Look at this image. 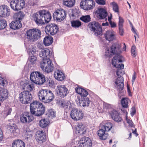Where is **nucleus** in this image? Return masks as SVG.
<instances>
[{"instance_id":"obj_5","label":"nucleus","mask_w":147,"mask_h":147,"mask_svg":"<svg viewBox=\"0 0 147 147\" xmlns=\"http://www.w3.org/2000/svg\"><path fill=\"white\" fill-rule=\"evenodd\" d=\"M19 98L20 101L22 103L27 104L31 102L33 97L30 92L24 91L19 94Z\"/></svg>"},{"instance_id":"obj_16","label":"nucleus","mask_w":147,"mask_h":147,"mask_svg":"<svg viewBox=\"0 0 147 147\" xmlns=\"http://www.w3.org/2000/svg\"><path fill=\"white\" fill-rule=\"evenodd\" d=\"M10 11L9 8L6 5H2L0 6V17H3L9 16Z\"/></svg>"},{"instance_id":"obj_11","label":"nucleus","mask_w":147,"mask_h":147,"mask_svg":"<svg viewBox=\"0 0 147 147\" xmlns=\"http://www.w3.org/2000/svg\"><path fill=\"white\" fill-rule=\"evenodd\" d=\"M56 95L61 98H64L69 93L67 88L65 85H59L55 89Z\"/></svg>"},{"instance_id":"obj_12","label":"nucleus","mask_w":147,"mask_h":147,"mask_svg":"<svg viewBox=\"0 0 147 147\" xmlns=\"http://www.w3.org/2000/svg\"><path fill=\"white\" fill-rule=\"evenodd\" d=\"M84 115V113L82 111L77 109H73L71 112L70 115L71 118L76 121L82 119Z\"/></svg>"},{"instance_id":"obj_49","label":"nucleus","mask_w":147,"mask_h":147,"mask_svg":"<svg viewBox=\"0 0 147 147\" xmlns=\"http://www.w3.org/2000/svg\"><path fill=\"white\" fill-rule=\"evenodd\" d=\"M41 61L40 63V67L43 71L45 72L46 71V67L45 65H46V60Z\"/></svg>"},{"instance_id":"obj_54","label":"nucleus","mask_w":147,"mask_h":147,"mask_svg":"<svg viewBox=\"0 0 147 147\" xmlns=\"http://www.w3.org/2000/svg\"><path fill=\"white\" fill-rule=\"evenodd\" d=\"M52 18L50 13L48 11L47 12V24L50 22Z\"/></svg>"},{"instance_id":"obj_29","label":"nucleus","mask_w":147,"mask_h":147,"mask_svg":"<svg viewBox=\"0 0 147 147\" xmlns=\"http://www.w3.org/2000/svg\"><path fill=\"white\" fill-rule=\"evenodd\" d=\"M25 144L21 140L18 139L13 141L12 147H25Z\"/></svg>"},{"instance_id":"obj_4","label":"nucleus","mask_w":147,"mask_h":147,"mask_svg":"<svg viewBox=\"0 0 147 147\" xmlns=\"http://www.w3.org/2000/svg\"><path fill=\"white\" fill-rule=\"evenodd\" d=\"M27 38L31 42L37 40L40 36L41 32L37 29L29 30L27 32Z\"/></svg>"},{"instance_id":"obj_31","label":"nucleus","mask_w":147,"mask_h":147,"mask_svg":"<svg viewBox=\"0 0 147 147\" xmlns=\"http://www.w3.org/2000/svg\"><path fill=\"white\" fill-rule=\"evenodd\" d=\"M47 73H51L54 69L52 60H47Z\"/></svg>"},{"instance_id":"obj_21","label":"nucleus","mask_w":147,"mask_h":147,"mask_svg":"<svg viewBox=\"0 0 147 147\" xmlns=\"http://www.w3.org/2000/svg\"><path fill=\"white\" fill-rule=\"evenodd\" d=\"M36 139L42 142H45L46 140L45 133L43 132L42 131H40L36 133L35 136Z\"/></svg>"},{"instance_id":"obj_14","label":"nucleus","mask_w":147,"mask_h":147,"mask_svg":"<svg viewBox=\"0 0 147 147\" xmlns=\"http://www.w3.org/2000/svg\"><path fill=\"white\" fill-rule=\"evenodd\" d=\"M47 31L49 34L54 35L57 33L59 30L57 26L54 24H47Z\"/></svg>"},{"instance_id":"obj_19","label":"nucleus","mask_w":147,"mask_h":147,"mask_svg":"<svg viewBox=\"0 0 147 147\" xmlns=\"http://www.w3.org/2000/svg\"><path fill=\"white\" fill-rule=\"evenodd\" d=\"M47 126L50 123L52 119L56 116V112L53 109H49L47 113Z\"/></svg>"},{"instance_id":"obj_18","label":"nucleus","mask_w":147,"mask_h":147,"mask_svg":"<svg viewBox=\"0 0 147 147\" xmlns=\"http://www.w3.org/2000/svg\"><path fill=\"white\" fill-rule=\"evenodd\" d=\"M97 17L100 19L105 18L107 16L106 11L104 9L100 8L98 9L95 12Z\"/></svg>"},{"instance_id":"obj_59","label":"nucleus","mask_w":147,"mask_h":147,"mask_svg":"<svg viewBox=\"0 0 147 147\" xmlns=\"http://www.w3.org/2000/svg\"><path fill=\"white\" fill-rule=\"evenodd\" d=\"M97 3L99 5H104L105 4V0H96Z\"/></svg>"},{"instance_id":"obj_50","label":"nucleus","mask_w":147,"mask_h":147,"mask_svg":"<svg viewBox=\"0 0 147 147\" xmlns=\"http://www.w3.org/2000/svg\"><path fill=\"white\" fill-rule=\"evenodd\" d=\"M40 126L42 128L46 127V121L45 119H43L40 121Z\"/></svg>"},{"instance_id":"obj_48","label":"nucleus","mask_w":147,"mask_h":147,"mask_svg":"<svg viewBox=\"0 0 147 147\" xmlns=\"http://www.w3.org/2000/svg\"><path fill=\"white\" fill-rule=\"evenodd\" d=\"M47 86H49L50 88H53L54 86V82L51 79L47 80Z\"/></svg>"},{"instance_id":"obj_6","label":"nucleus","mask_w":147,"mask_h":147,"mask_svg":"<svg viewBox=\"0 0 147 147\" xmlns=\"http://www.w3.org/2000/svg\"><path fill=\"white\" fill-rule=\"evenodd\" d=\"M40 16L37 13H35L33 14L34 20L36 24L38 25L44 24V20L46 22V19L45 16L46 15V11L45 10H41L38 12Z\"/></svg>"},{"instance_id":"obj_20","label":"nucleus","mask_w":147,"mask_h":147,"mask_svg":"<svg viewBox=\"0 0 147 147\" xmlns=\"http://www.w3.org/2000/svg\"><path fill=\"white\" fill-rule=\"evenodd\" d=\"M54 75L55 78L58 81H62L65 78L64 74L59 69H57L55 71Z\"/></svg>"},{"instance_id":"obj_32","label":"nucleus","mask_w":147,"mask_h":147,"mask_svg":"<svg viewBox=\"0 0 147 147\" xmlns=\"http://www.w3.org/2000/svg\"><path fill=\"white\" fill-rule=\"evenodd\" d=\"M76 132L80 135H82L85 134L86 130L84 126L82 123L77 125Z\"/></svg>"},{"instance_id":"obj_17","label":"nucleus","mask_w":147,"mask_h":147,"mask_svg":"<svg viewBox=\"0 0 147 147\" xmlns=\"http://www.w3.org/2000/svg\"><path fill=\"white\" fill-rule=\"evenodd\" d=\"M115 82L116 85V87L119 91H120L123 89L124 86V80L123 77H118L116 80Z\"/></svg>"},{"instance_id":"obj_58","label":"nucleus","mask_w":147,"mask_h":147,"mask_svg":"<svg viewBox=\"0 0 147 147\" xmlns=\"http://www.w3.org/2000/svg\"><path fill=\"white\" fill-rule=\"evenodd\" d=\"M32 132L31 131H29L27 132V131H26V132L25 133V137H26V138L27 139H28V138H29L30 137L32 136V135L31 133Z\"/></svg>"},{"instance_id":"obj_10","label":"nucleus","mask_w":147,"mask_h":147,"mask_svg":"<svg viewBox=\"0 0 147 147\" xmlns=\"http://www.w3.org/2000/svg\"><path fill=\"white\" fill-rule=\"evenodd\" d=\"M95 3L93 0H82L80 3L82 9L86 10H90L95 6Z\"/></svg>"},{"instance_id":"obj_62","label":"nucleus","mask_w":147,"mask_h":147,"mask_svg":"<svg viewBox=\"0 0 147 147\" xmlns=\"http://www.w3.org/2000/svg\"><path fill=\"white\" fill-rule=\"evenodd\" d=\"M19 130L18 129L17 127H16L15 129H13L12 131H10L11 132H12L14 134H18V133Z\"/></svg>"},{"instance_id":"obj_56","label":"nucleus","mask_w":147,"mask_h":147,"mask_svg":"<svg viewBox=\"0 0 147 147\" xmlns=\"http://www.w3.org/2000/svg\"><path fill=\"white\" fill-rule=\"evenodd\" d=\"M119 33L121 36L123 35L124 33V29L123 26H119Z\"/></svg>"},{"instance_id":"obj_47","label":"nucleus","mask_w":147,"mask_h":147,"mask_svg":"<svg viewBox=\"0 0 147 147\" xmlns=\"http://www.w3.org/2000/svg\"><path fill=\"white\" fill-rule=\"evenodd\" d=\"M7 26L6 21L4 20H0V30L5 28Z\"/></svg>"},{"instance_id":"obj_9","label":"nucleus","mask_w":147,"mask_h":147,"mask_svg":"<svg viewBox=\"0 0 147 147\" xmlns=\"http://www.w3.org/2000/svg\"><path fill=\"white\" fill-rule=\"evenodd\" d=\"M90 29L94 32V34L98 36L102 33V29L99 23L96 22H91L88 26Z\"/></svg>"},{"instance_id":"obj_7","label":"nucleus","mask_w":147,"mask_h":147,"mask_svg":"<svg viewBox=\"0 0 147 147\" xmlns=\"http://www.w3.org/2000/svg\"><path fill=\"white\" fill-rule=\"evenodd\" d=\"M25 5L24 0H13L10 3L11 8L15 11L20 10L23 8Z\"/></svg>"},{"instance_id":"obj_25","label":"nucleus","mask_w":147,"mask_h":147,"mask_svg":"<svg viewBox=\"0 0 147 147\" xmlns=\"http://www.w3.org/2000/svg\"><path fill=\"white\" fill-rule=\"evenodd\" d=\"M89 99L86 97H81L79 100V105L83 107H88L90 104Z\"/></svg>"},{"instance_id":"obj_40","label":"nucleus","mask_w":147,"mask_h":147,"mask_svg":"<svg viewBox=\"0 0 147 147\" xmlns=\"http://www.w3.org/2000/svg\"><path fill=\"white\" fill-rule=\"evenodd\" d=\"M71 26L75 28L80 26L82 24L81 22L78 20H74L71 22Z\"/></svg>"},{"instance_id":"obj_37","label":"nucleus","mask_w":147,"mask_h":147,"mask_svg":"<svg viewBox=\"0 0 147 147\" xmlns=\"http://www.w3.org/2000/svg\"><path fill=\"white\" fill-rule=\"evenodd\" d=\"M39 56L41 60H46V50L45 49H43L41 50L39 53Z\"/></svg>"},{"instance_id":"obj_1","label":"nucleus","mask_w":147,"mask_h":147,"mask_svg":"<svg viewBox=\"0 0 147 147\" xmlns=\"http://www.w3.org/2000/svg\"><path fill=\"white\" fill-rule=\"evenodd\" d=\"M30 113L24 112L20 115V121L24 124L29 123L34 119L31 114L36 116H40L43 114L45 110V107L40 102L35 100L30 103Z\"/></svg>"},{"instance_id":"obj_26","label":"nucleus","mask_w":147,"mask_h":147,"mask_svg":"<svg viewBox=\"0 0 147 147\" xmlns=\"http://www.w3.org/2000/svg\"><path fill=\"white\" fill-rule=\"evenodd\" d=\"M22 26L21 21L15 20L10 24V28L14 30L18 29Z\"/></svg>"},{"instance_id":"obj_15","label":"nucleus","mask_w":147,"mask_h":147,"mask_svg":"<svg viewBox=\"0 0 147 147\" xmlns=\"http://www.w3.org/2000/svg\"><path fill=\"white\" fill-rule=\"evenodd\" d=\"M109 113L112 119L115 121L119 122L122 120L121 118L119 115V113L116 110L111 109L109 111Z\"/></svg>"},{"instance_id":"obj_51","label":"nucleus","mask_w":147,"mask_h":147,"mask_svg":"<svg viewBox=\"0 0 147 147\" xmlns=\"http://www.w3.org/2000/svg\"><path fill=\"white\" fill-rule=\"evenodd\" d=\"M28 60L31 63L33 64L35 63L36 62V58L34 56H32L29 57Z\"/></svg>"},{"instance_id":"obj_3","label":"nucleus","mask_w":147,"mask_h":147,"mask_svg":"<svg viewBox=\"0 0 147 147\" xmlns=\"http://www.w3.org/2000/svg\"><path fill=\"white\" fill-rule=\"evenodd\" d=\"M30 78L32 82L37 84H42L45 81V76L39 71L31 73Z\"/></svg>"},{"instance_id":"obj_46","label":"nucleus","mask_w":147,"mask_h":147,"mask_svg":"<svg viewBox=\"0 0 147 147\" xmlns=\"http://www.w3.org/2000/svg\"><path fill=\"white\" fill-rule=\"evenodd\" d=\"M53 41V37L49 35L47 36V46L51 45Z\"/></svg>"},{"instance_id":"obj_33","label":"nucleus","mask_w":147,"mask_h":147,"mask_svg":"<svg viewBox=\"0 0 147 147\" xmlns=\"http://www.w3.org/2000/svg\"><path fill=\"white\" fill-rule=\"evenodd\" d=\"M63 5L69 7L73 6L75 3V0H63Z\"/></svg>"},{"instance_id":"obj_53","label":"nucleus","mask_w":147,"mask_h":147,"mask_svg":"<svg viewBox=\"0 0 147 147\" xmlns=\"http://www.w3.org/2000/svg\"><path fill=\"white\" fill-rule=\"evenodd\" d=\"M45 92L46 93V90H40L38 94V97L41 96H46V95L45 92Z\"/></svg>"},{"instance_id":"obj_43","label":"nucleus","mask_w":147,"mask_h":147,"mask_svg":"<svg viewBox=\"0 0 147 147\" xmlns=\"http://www.w3.org/2000/svg\"><path fill=\"white\" fill-rule=\"evenodd\" d=\"M61 105L65 109L68 108V106L70 104V102L68 100H61L60 102Z\"/></svg>"},{"instance_id":"obj_64","label":"nucleus","mask_w":147,"mask_h":147,"mask_svg":"<svg viewBox=\"0 0 147 147\" xmlns=\"http://www.w3.org/2000/svg\"><path fill=\"white\" fill-rule=\"evenodd\" d=\"M110 24L111 27L112 28L115 27L116 26V24L114 22H112V21L109 22Z\"/></svg>"},{"instance_id":"obj_34","label":"nucleus","mask_w":147,"mask_h":147,"mask_svg":"<svg viewBox=\"0 0 147 147\" xmlns=\"http://www.w3.org/2000/svg\"><path fill=\"white\" fill-rule=\"evenodd\" d=\"M54 59V55L52 50L47 48V60H52Z\"/></svg>"},{"instance_id":"obj_36","label":"nucleus","mask_w":147,"mask_h":147,"mask_svg":"<svg viewBox=\"0 0 147 147\" xmlns=\"http://www.w3.org/2000/svg\"><path fill=\"white\" fill-rule=\"evenodd\" d=\"M129 100L127 98H123L121 100V103L122 107L124 108H127L128 107V102Z\"/></svg>"},{"instance_id":"obj_61","label":"nucleus","mask_w":147,"mask_h":147,"mask_svg":"<svg viewBox=\"0 0 147 147\" xmlns=\"http://www.w3.org/2000/svg\"><path fill=\"white\" fill-rule=\"evenodd\" d=\"M38 97L40 100L42 102L45 103L46 102V100L45 99V96H39Z\"/></svg>"},{"instance_id":"obj_57","label":"nucleus","mask_w":147,"mask_h":147,"mask_svg":"<svg viewBox=\"0 0 147 147\" xmlns=\"http://www.w3.org/2000/svg\"><path fill=\"white\" fill-rule=\"evenodd\" d=\"M17 127L16 125L13 123H9V128L10 131L15 129Z\"/></svg>"},{"instance_id":"obj_44","label":"nucleus","mask_w":147,"mask_h":147,"mask_svg":"<svg viewBox=\"0 0 147 147\" xmlns=\"http://www.w3.org/2000/svg\"><path fill=\"white\" fill-rule=\"evenodd\" d=\"M7 83L6 80L4 78L0 77V89L4 88V86Z\"/></svg>"},{"instance_id":"obj_45","label":"nucleus","mask_w":147,"mask_h":147,"mask_svg":"<svg viewBox=\"0 0 147 147\" xmlns=\"http://www.w3.org/2000/svg\"><path fill=\"white\" fill-rule=\"evenodd\" d=\"M16 20H22L24 18V15L22 12L20 11L16 13Z\"/></svg>"},{"instance_id":"obj_39","label":"nucleus","mask_w":147,"mask_h":147,"mask_svg":"<svg viewBox=\"0 0 147 147\" xmlns=\"http://www.w3.org/2000/svg\"><path fill=\"white\" fill-rule=\"evenodd\" d=\"M110 5H112L113 11L115 12L119 13V9L117 4L115 2H113L110 3Z\"/></svg>"},{"instance_id":"obj_22","label":"nucleus","mask_w":147,"mask_h":147,"mask_svg":"<svg viewBox=\"0 0 147 147\" xmlns=\"http://www.w3.org/2000/svg\"><path fill=\"white\" fill-rule=\"evenodd\" d=\"M115 32L110 30H108L105 34L106 39L109 41L114 40L115 38Z\"/></svg>"},{"instance_id":"obj_38","label":"nucleus","mask_w":147,"mask_h":147,"mask_svg":"<svg viewBox=\"0 0 147 147\" xmlns=\"http://www.w3.org/2000/svg\"><path fill=\"white\" fill-rule=\"evenodd\" d=\"M80 19L85 23H88L90 21L91 18L89 15L82 16L80 18Z\"/></svg>"},{"instance_id":"obj_27","label":"nucleus","mask_w":147,"mask_h":147,"mask_svg":"<svg viewBox=\"0 0 147 147\" xmlns=\"http://www.w3.org/2000/svg\"><path fill=\"white\" fill-rule=\"evenodd\" d=\"M33 83V82L29 81L28 82L24 83L23 89L26 90V91H32L34 88Z\"/></svg>"},{"instance_id":"obj_24","label":"nucleus","mask_w":147,"mask_h":147,"mask_svg":"<svg viewBox=\"0 0 147 147\" xmlns=\"http://www.w3.org/2000/svg\"><path fill=\"white\" fill-rule=\"evenodd\" d=\"M8 92L4 88L0 89V101H3L8 98Z\"/></svg>"},{"instance_id":"obj_60","label":"nucleus","mask_w":147,"mask_h":147,"mask_svg":"<svg viewBox=\"0 0 147 147\" xmlns=\"http://www.w3.org/2000/svg\"><path fill=\"white\" fill-rule=\"evenodd\" d=\"M126 120L127 123L131 127H132L134 126L133 123L131 120L127 118Z\"/></svg>"},{"instance_id":"obj_63","label":"nucleus","mask_w":147,"mask_h":147,"mask_svg":"<svg viewBox=\"0 0 147 147\" xmlns=\"http://www.w3.org/2000/svg\"><path fill=\"white\" fill-rule=\"evenodd\" d=\"M12 111V109L11 108H9L7 110V111L6 113V114H7V115H9Z\"/></svg>"},{"instance_id":"obj_41","label":"nucleus","mask_w":147,"mask_h":147,"mask_svg":"<svg viewBox=\"0 0 147 147\" xmlns=\"http://www.w3.org/2000/svg\"><path fill=\"white\" fill-rule=\"evenodd\" d=\"M115 54L113 52L108 48H107L105 52V56L107 57H111Z\"/></svg>"},{"instance_id":"obj_30","label":"nucleus","mask_w":147,"mask_h":147,"mask_svg":"<svg viewBox=\"0 0 147 147\" xmlns=\"http://www.w3.org/2000/svg\"><path fill=\"white\" fill-rule=\"evenodd\" d=\"M76 92L79 94L82 97H85L88 94V92L85 89L80 87L75 89Z\"/></svg>"},{"instance_id":"obj_52","label":"nucleus","mask_w":147,"mask_h":147,"mask_svg":"<svg viewBox=\"0 0 147 147\" xmlns=\"http://www.w3.org/2000/svg\"><path fill=\"white\" fill-rule=\"evenodd\" d=\"M136 47L134 45H133L132 47L131 52L132 55L134 57H135L137 55V53L136 52Z\"/></svg>"},{"instance_id":"obj_2","label":"nucleus","mask_w":147,"mask_h":147,"mask_svg":"<svg viewBox=\"0 0 147 147\" xmlns=\"http://www.w3.org/2000/svg\"><path fill=\"white\" fill-rule=\"evenodd\" d=\"M123 58L122 56L118 55L117 57H114L112 60V64L115 67L118 68L116 71V74L117 76L121 77L124 74V71L122 69L124 68V65L122 63H119L123 62Z\"/></svg>"},{"instance_id":"obj_55","label":"nucleus","mask_w":147,"mask_h":147,"mask_svg":"<svg viewBox=\"0 0 147 147\" xmlns=\"http://www.w3.org/2000/svg\"><path fill=\"white\" fill-rule=\"evenodd\" d=\"M124 22V21L123 18L122 17L119 16L118 26H123V24Z\"/></svg>"},{"instance_id":"obj_42","label":"nucleus","mask_w":147,"mask_h":147,"mask_svg":"<svg viewBox=\"0 0 147 147\" xmlns=\"http://www.w3.org/2000/svg\"><path fill=\"white\" fill-rule=\"evenodd\" d=\"M112 127V124L110 122L106 123L105 125H103L102 127L103 129H105L106 131H109L110 130Z\"/></svg>"},{"instance_id":"obj_8","label":"nucleus","mask_w":147,"mask_h":147,"mask_svg":"<svg viewBox=\"0 0 147 147\" xmlns=\"http://www.w3.org/2000/svg\"><path fill=\"white\" fill-rule=\"evenodd\" d=\"M66 14L65 10L59 9L56 10L54 13L53 17L57 21L61 22L65 18Z\"/></svg>"},{"instance_id":"obj_23","label":"nucleus","mask_w":147,"mask_h":147,"mask_svg":"<svg viewBox=\"0 0 147 147\" xmlns=\"http://www.w3.org/2000/svg\"><path fill=\"white\" fill-rule=\"evenodd\" d=\"M120 47V45L117 43H114L112 45L111 49L115 55H117L115 57H117L119 55L121 56L118 54L119 51V49Z\"/></svg>"},{"instance_id":"obj_35","label":"nucleus","mask_w":147,"mask_h":147,"mask_svg":"<svg viewBox=\"0 0 147 147\" xmlns=\"http://www.w3.org/2000/svg\"><path fill=\"white\" fill-rule=\"evenodd\" d=\"M47 96L48 98L47 99V103H48L53 100L54 95L51 91L49 90L48 91L47 90Z\"/></svg>"},{"instance_id":"obj_28","label":"nucleus","mask_w":147,"mask_h":147,"mask_svg":"<svg viewBox=\"0 0 147 147\" xmlns=\"http://www.w3.org/2000/svg\"><path fill=\"white\" fill-rule=\"evenodd\" d=\"M97 134L100 138L102 140H106L108 136V134L105 133L102 127L97 131Z\"/></svg>"},{"instance_id":"obj_13","label":"nucleus","mask_w":147,"mask_h":147,"mask_svg":"<svg viewBox=\"0 0 147 147\" xmlns=\"http://www.w3.org/2000/svg\"><path fill=\"white\" fill-rule=\"evenodd\" d=\"M79 147H91L92 142L89 138L85 137L82 138L79 142Z\"/></svg>"}]
</instances>
